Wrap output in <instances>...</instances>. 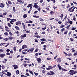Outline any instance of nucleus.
<instances>
[{
    "label": "nucleus",
    "instance_id": "obj_43",
    "mask_svg": "<svg viewBox=\"0 0 77 77\" xmlns=\"http://www.w3.org/2000/svg\"><path fill=\"white\" fill-rule=\"evenodd\" d=\"M39 19L40 21H42L44 20V19L42 18H39Z\"/></svg>",
    "mask_w": 77,
    "mask_h": 77
},
{
    "label": "nucleus",
    "instance_id": "obj_37",
    "mask_svg": "<svg viewBox=\"0 0 77 77\" xmlns=\"http://www.w3.org/2000/svg\"><path fill=\"white\" fill-rule=\"evenodd\" d=\"M29 72H30V74H31L33 75V73L31 71L29 70Z\"/></svg>",
    "mask_w": 77,
    "mask_h": 77
},
{
    "label": "nucleus",
    "instance_id": "obj_48",
    "mask_svg": "<svg viewBox=\"0 0 77 77\" xmlns=\"http://www.w3.org/2000/svg\"><path fill=\"white\" fill-rule=\"evenodd\" d=\"M29 50V49H25L24 50H23V51H27V50Z\"/></svg>",
    "mask_w": 77,
    "mask_h": 77
},
{
    "label": "nucleus",
    "instance_id": "obj_50",
    "mask_svg": "<svg viewBox=\"0 0 77 77\" xmlns=\"http://www.w3.org/2000/svg\"><path fill=\"white\" fill-rule=\"evenodd\" d=\"M51 1L52 2H54L53 3H54V4L55 3H56V0H51Z\"/></svg>",
    "mask_w": 77,
    "mask_h": 77
},
{
    "label": "nucleus",
    "instance_id": "obj_58",
    "mask_svg": "<svg viewBox=\"0 0 77 77\" xmlns=\"http://www.w3.org/2000/svg\"><path fill=\"white\" fill-rule=\"evenodd\" d=\"M63 31H65V28H63L61 29V32H63Z\"/></svg>",
    "mask_w": 77,
    "mask_h": 77
},
{
    "label": "nucleus",
    "instance_id": "obj_28",
    "mask_svg": "<svg viewBox=\"0 0 77 77\" xmlns=\"http://www.w3.org/2000/svg\"><path fill=\"white\" fill-rule=\"evenodd\" d=\"M50 13L51 15H53V14H54V12L51 11L50 12Z\"/></svg>",
    "mask_w": 77,
    "mask_h": 77
},
{
    "label": "nucleus",
    "instance_id": "obj_52",
    "mask_svg": "<svg viewBox=\"0 0 77 77\" xmlns=\"http://www.w3.org/2000/svg\"><path fill=\"white\" fill-rule=\"evenodd\" d=\"M11 19L10 18H8L7 19V20L8 21H9V20H11Z\"/></svg>",
    "mask_w": 77,
    "mask_h": 77
},
{
    "label": "nucleus",
    "instance_id": "obj_41",
    "mask_svg": "<svg viewBox=\"0 0 77 77\" xmlns=\"http://www.w3.org/2000/svg\"><path fill=\"white\" fill-rule=\"evenodd\" d=\"M47 74L48 75H53V74H51L50 72H48L47 73Z\"/></svg>",
    "mask_w": 77,
    "mask_h": 77
},
{
    "label": "nucleus",
    "instance_id": "obj_5",
    "mask_svg": "<svg viewBox=\"0 0 77 77\" xmlns=\"http://www.w3.org/2000/svg\"><path fill=\"white\" fill-rule=\"evenodd\" d=\"M5 30L7 32H9V28H8V27L5 26Z\"/></svg>",
    "mask_w": 77,
    "mask_h": 77
},
{
    "label": "nucleus",
    "instance_id": "obj_54",
    "mask_svg": "<svg viewBox=\"0 0 77 77\" xmlns=\"http://www.w3.org/2000/svg\"><path fill=\"white\" fill-rule=\"evenodd\" d=\"M58 23L60 24H62V22L61 21H59L58 22Z\"/></svg>",
    "mask_w": 77,
    "mask_h": 77
},
{
    "label": "nucleus",
    "instance_id": "obj_1",
    "mask_svg": "<svg viewBox=\"0 0 77 77\" xmlns=\"http://www.w3.org/2000/svg\"><path fill=\"white\" fill-rule=\"evenodd\" d=\"M69 72H68V74H70V75H72L73 74H76L77 72L76 71H74V70H70L69 71Z\"/></svg>",
    "mask_w": 77,
    "mask_h": 77
},
{
    "label": "nucleus",
    "instance_id": "obj_39",
    "mask_svg": "<svg viewBox=\"0 0 77 77\" xmlns=\"http://www.w3.org/2000/svg\"><path fill=\"white\" fill-rule=\"evenodd\" d=\"M25 75H27V76H30V75L27 72L26 73Z\"/></svg>",
    "mask_w": 77,
    "mask_h": 77
},
{
    "label": "nucleus",
    "instance_id": "obj_30",
    "mask_svg": "<svg viewBox=\"0 0 77 77\" xmlns=\"http://www.w3.org/2000/svg\"><path fill=\"white\" fill-rule=\"evenodd\" d=\"M67 33H68V31H65L64 32V35H66V34H67Z\"/></svg>",
    "mask_w": 77,
    "mask_h": 77
},
{
    "label": "nucleus",
    "instance_id": "obj_47",
    "mask_svg": "<svg viewBox=\"0 0 77 77\" xmlns=\"http://www.w3.org/2000/svg\"><path fill=\"white\" fill-rule=\"evenodd\" d=\"M13 10L14 12H15L16 10H15V7H13Z\"/></svg>",
    "mask_w": 77,
    "mask_h": 77
},
{
    "label": "nucleus",
    "instance_id": "obj_29",
    "mask_svg": "<svg viewBox=\"0 0 77 77\" xmlns=\"http://www.w3.org/2000/svg\"><path fill=\"white\" fill-rule=\"evenodd\" d=\"M75 10H74V9H71L70 10V12H74V11Z\"/></svg>",
    "mask_w": 77,
    "mask_h": 77
},
{
    "label": "nucleus",
    "instance_id": "obj_3",
    "mask_svg": "<svg viewBox=\"0 0 77 77\" xmlns=\"http://www.w3.org/2000/svg\"><path fill=\"white\" fill-rule=\"evenodd\" d=\"M15 21H17V20L15 19H13L11 20L10 21V23L11 24H13V23H14V22Z\"/></svg>",
    "mask_w": 77,
    "mask_h": 77
},
{
    "label": "nucleus",
    "instance_id": "obj_56",
    "mask_svg": "<svg viewBox=\"0 0 77 77\" xmlns=\"http://www.w3.org/2000/svg\"><path fill=\"white\" fill-rule=\"evenodd\" d=\"M70 39L71 41H74V40L73 39V38H70Z\"/></svg>",
    "mask_w": 77,
    "mask_h": 77
},
{
    "label": "nucleus",
    "instance_id": "obj_21",
    "mask_svg": "<svg viewBox=\"0 0 77 77\" xmlns=\"http://www.w3.org/2000/svg\"><path fill=\"white\" fill-rule=\"evenodd\" d=\"M16 74H17V75L18 74H20V72H19V70H17V71H16Z\"/></svg>",
    "mask_w": 77,
    "mask_h": 77
},
{
    "label": "nucleus",
    "instance_id": "obj_2",
    "mask_svg": "<svg viewBox=\"0 0 77 77\" xmlns=\"http://www.w3.org/2000/svg\"><path fill=\"white\" fill-rule=\"evenodd\" d=\"M26 35L27 34H24L23 35H22L20 36V38L23 39L24 38H26Z\"/></svg>",
    "mask_w": 77,
    "mask_h": 77
},
{
    "label": "nucleus",
    "instance_id": "obj_36",
    "mask_svg": "<svg viewBox=\"0 0 77 77\" xmlns=\"http://www.w3.org/2000/svg\"><path fill=\"white\" fill-rule=\"evenodd\" d=\"M65 27V25H63L62 24L61 26H60V28H63Z\"/></svg>",
    "mask_w": 77,
    "mask_h": 77
},
{
    "label": "nucleus",
    "instance_id": "obj_17",
    "mask_svg": "<svg viewBox=\"0 0 77 77\" xmlns=\"http://www.w3.org/2000/svg\"><path fill=\"white\" fill-rule=\"evenodd\" d=\"M7 2L8 3V4H9V5H12V2H11V1H10L9 0H8Z\"/></svg>",
    "mask_w": 77,
    "mask_h": 77
},
{
    "label": "nucleus",
    "instance_id": "obj_59",
    "mask_svg": "<svg viewBox=\"0 0 77 77\" xmlns=\"http://www.w3.org/2000/svg\"><path fill=\"white\" fill-rule=\"evenodd\" d=\"M47 29V28H46V27H45V28H42V30H45V29Z\"/></svg>",
    "mask_w": 77,
    "mask_h": 77
},
{
    "label": "nucleus",
    "instance_id": "obj_16",
    "mask_svg": "<svg viewBox=\"0 0 77 77\" xmlns=\"http://www.w3.org/2000/svg\"><path fill=\"white\" fill-rule=\"evenodd\" d=\"M21 24V21H18L16 22V25H18V24Z\"/></svg>",
    "mask_w": 77,
    "mask_h": 77
},
{
    "label": "nucleus",
    "instance_id": "obj_49",
    "mask_svg": "<svg viewBox=\"0 0 77 77\" xmlns=\"http://www.w3.org/2000/svg\"><path fill=\"white\" fill-rule=\"evenodd\" d=\"M9 39L10 40H12L14 39L13 37H9Z\"/></svg>",
    "mask_w": 77,
    "mask_h": 77
},
{
    "label": "nucleus",
    "instance_id": "obj_45",
    "mask_svg": "<svg viewBox=\"0 0 77 77\" xmlns=\"http://www.w3.org/2000/svg\"><path fill=\"white\" fill-rule=\"evenodd\" d=\"M14 51H16L17 49V47H14Z\"/></svg>",
    "mask_w": 77,
    "mask_h": 77
},
{
    "label": "nucleus",
    "instance_id": "obj_55",
    "mask_svg": "<svg viewBox=\"0 0 77 77\" xmlns=\"http://www.w3.org/2000/svg\"><path fill=\"white\" fill-rule=\"evenodd\" d=\"M3 51H4V50H3V49H0V53L1 52H3Z\"/></svg>",
    "mask_w": 77,
    "mask_h": 77
},
{
    "label": "nucleus",
    "instance_id": "obj_24",
    "mask_svg": "<svg viewBox=\"0 0 77 77\" xmlns=\"http://www.w3.org/2000/svg\"><path fill=\"white\" fill-rule=\"evenodd\" d=\"M4 40H5V41H8V40H9V38H6L4 39Z\"/></svg>",
    "mask_w": 77,
    "mask_h": 77
},
{
    "label": "nucleus",
    "instance_id": "obj_40",
    "mask_svg": "<svg viewBox=\"0 0 77 77\" xmlns=\"http://www.w3.org/2000/svg\"><path fill=\"white\" fill-rule=\"evenodd\" d=\"M76 29V28H74V27H72V28L71 30H75Z\"/></svg>",
    "mask_w": 77,
    "mask_h": 77
},
{
    "label": "nucleus",
    "instance_id": "obj_51",
    "mask_svg": "<svg viewBox=\"0 0 77 77\" xmlns=\"http://www.w3.org/2000/svg\"><path fill=\"white\" fill-rule=\"evenodd\" d=\"M35 37H36V38H41V36L39 35H37V36H35Z\"/></svg>",
    "mask_w": 77,
    "mask_h": 77
},
{
    "label": "nucleus",
    "instance_id": "obj_60",
    "mask_svg": "<svg viewBox=\"0 0 77 77\" xmlns=\"http://www.w3.org/2000/svg\"><path fill=\"white\" fill-rule=\"evenodd\" d=\"M34 74H35V75H36V76H37V75H38V73H35V72H34Z\"/></svg>",
    "mask_w": 77,
    "mask_h": 77
},
{
    "label": "nucleus",
    "instance_id": "obj_19",
    "mask_svg": "<svg viewBox=\"0 0 77 77\" xmlns=\"http://www.w3.org/2000/svg\"><path fill=\"white\" fill-rule=\"evenodd\" d=\"M27 17V15L26 14H24V15L23 16V17L24 18H26V17Z\"/></svg>",
    "mask_w": 77,
    "mask_h": 77
},
{
    "label": "nucleus",
    "instance_id": "obj_46",
    "mask_svg": "<svg viewBox=\"0 0 77 77\" xmlns=\"http://www.w3.org/2000/svg\"><path fill=\"white\" fill-rule=\"evenodd\" d=\"M38 49L36 48V49L35 51V52H37V51H38Z\"/></svg>",
    "mask_w": 77,
    "mask_h": 77
},
{
    "label": "nucleus",
    "instance_id": "obj_22",
    "mask_svg": "<svg viewBox=\"0 0 77 77\" xmlns=\"http://www.w3.org/2000/svg\"><path fill=\"white\" fill-rule=\"evenodd\" d=\"M23 65L24 67H26V66H27V64L23 63Z\"/></svg>",
    "mask_w": 77,
    "mask_h": 77
},
{
    "label": "nucleus",
    "instance_id": "obj_44",
    "mask_svg": "<svg viewBox=\"0 0 77 77\" xmlns=\"http://www.w3.org/2000/svg\"><path fill=\"white\" fill-rule=\"evenodd\" d=\"M8 25L9 27H11V24H10V23H8Z\"/></svg>",
    "mask_w": 77,
    "mask_h": 77
},
{
    "label": "nucleus",
    "instance_id": "obj_33",
    "mask_svg": "<svg viewBox=\"0 0 77 77\" xmlns=\"http://www.w3.org/2000/svg\"><path fill=\"white\" fill-rule=\"evenodd\" d=\"M33 17H36V18H39V16L36 15H33Z\"/></svg>",
    "mask_w": 77,
    "mask_h": 77
},
{
    "label": "nucleus",
    "instance_id": "obj_61",
    "mask_svg": "<svg viewBox=\"0 0 77 77\" xmlns=\"http://www.w3.org/2000/svg\"><path fill=\"white\" fill-rule=\"evenodd\" d=\"M38 10L39 11H41V8L38 7Z\"/></svg>",
    "mask_w": 77,
    "mask_h": 77
},
{
    "label": "nucleus",
    "instance_id": "obj_42",
    "mask_svg": "<svg viewBox=\"0 0 77 77\" xmlns=\"http://www.w3.org/2000/svg\"><path fill=\"white\" fill-rule=\"evenodd\" d=\"M6 14H7V12H5L3 14V15H4V16L6 15Z\"/></svg>",
    "mask_w": 77,
    "mask_h": 77
},
{
    "label": "nucleus",
    "instance_id": "obj_32",
    "mask_svg": "<svg viewBox=\"0 0 77 77\" xmlns=\"http://www.w3.org/2000/svg\"><path fill=\"white\" fill-rule=\"evenodd\" d=\"M62 71H67V70H66L65 69H63V68H62Z\"/></svg>",
    "mask_w": 77,
    "mask_h": 77
},
{
    "label": "nucleus",
    "instance_id": "obj_38",
    "mask_svg": "<svg viewBox=\"0 0 77 77\" xmlns=\"http://www.w3.org/2000/svg\"><path fill=\"white\" fill-rule=\"evenodd\" d=\"M63 14H61V15L60 16V17H61V19H62V18H63Z\"/></svg>",
    "mask_w": 77,
    "mask_h": 77
},
{
    "label": "nucleus",
    "instance_id": "obj_7",
    "mask_svg": "<svg viewBox=\"0 0 77 77\" xmlns=\"http://www.w3.org/2000/svg\"><path fill=\"white\" fill-rule=\"evenodd\" d=\"M17 1L19 3H22L23 4L24 2L23 0H17Z\"/></svg>",
    "mask_w": 77,
    "mask_h": 77
},
{
    "label": "nucleus",
    "instance_id": "obj_26",
    "mask_svg": "<svg viewBox=\"0 0 77 77\" xmlns=\"http://www.w3.org/2000/svg\"><path fill=\"white\" fill-rule=\"evenodd\" d=\"M74 8V7H71L70 8L69 10H68V11L69 12V11H71V9H72V8Z\"/></svg>",
    "mask_w": 77,
    "mask_h": 77
},
{
    "label": "nucleus",
    "instance_id": "obj_11",
    "mask_svg": "<svg viewBox=\"0 0 77 77\" xmlns=\"http://www.w3.org/2000/svg\"><path fill=\"white\" fill-rule=\"evenodd\" d=\"M0 7L1 8H4V4H3V3H1L0 4Z\"/></svg>",
    "mask_w": 77,
    "mask_h": 77
},
{
    "label": "nucleus",
    "instance_id": "obj_18",
    "mask_svg": "<svg viewBox=\"0 0 77 77\" xmlns=\"http://www.w3.org/2000/svg\"><path fill=\"white\" fill-rule=\"evenodd\" d=\"M26 45H24L22 47V49H24V48H27V47L26 46Z\"/></svg>",
    "mask_w": 77,
    "mask_h": 77
},
{
    "label": "nucleus",
    "instance_id": "obj_4",
    "mask_svg": "<svg viewBox=\"0 0 77 77\" xmlns=\"http://www.w3.org/2000/svg\"><path fill=\"white\" fill-rule=\"evenodd\" d=\"M32 4H29L27 6V8H29L30 7V9H31V8H32Z\"/></svg>",
    "mask_w": 77,
    "mask_h": 77
},
{
    "label": "nucleus",
    "instance_id": "obj_13",
    "mask_svg": "<svg viewBox=\"0 0 77 77\" xmlns=\"http://www.w3.org/2000/svg\"><path fill=\"white\" fill-rule=\"evenodd\" d=\"M37 60L40 63L41 62V59L38 58L37 59Z\"/></svg>",
    "mask_w": 77,
    "mask_h": 77
},
{
    "label": "nucleus",
    "instance_id": "obj_12",
    "mask_svg": "<svg viewBox=\"0 0 77 77\" xmlns=\"http://www.w3.org/2000/svg\"><path fill=\"white\" fill-rule=\"evenodd\" d=\"M57 66L59 68V69L60 70L61 69H62V67L60 66V64H58L57 65Z\"/></svg>",
    "mask_w": 77,
    "mask_h": 77
},
{
    "label": "nucleus",
    "instance_id": "obj_63",
    "mask_svg": "<svg viewBox=\"0 0 77 77\" xmlns=\"http://www.w3.org/2000/svg\"><path fill=\"white\" fill-rule=\"evenodd\" d=\"M43 2V0H40V1L39 2V3H42V2Z\"/></svg>",
    "mask_w": 77,
    "mask_h": 77
},
{
    "label": "nucleus",
    "instance_id": "obj_23",
    "mask_svg": "<svg viewBox=\"0 0 77 77\" xmlns=\"http://www.w3.org/2000/svg\"><path fill=\"white\" fill-rule=\"evenodd\" d=\"M38 5H34L33 6V7L34 8H35L36 9H37V8H38Z\"/></svg>",
    "mask_w": 77,
    "mask_h": 77
},
{
    "label": "nucleus",
    "instance_id": "obj_57",
    "mask_svg": "<svg viewBox=\"0 0 77 77\" xmlns=\"http://www.w3.org/2000/svg\"><path fill=\"white\" fill-rule=\"evenodd\" d=\"M9 45V43H8L5 46V47H7L8 45Z\"/></svg>",
    "mask_w": 77,
    "mask_h": 77
},
{
    "label": "nucleus",
    "instance_id": "obj_8",
    "mask_svg": "<svg viewBox=\"0 0 77 77\" xmlns=\"http://www.w3.org/2000/svg\"><path fill=\"white\" fill-rule=\"evenodd\" d=\"M12 66L13 67H14V69H16L17 68H18V66L17 65H13Z\"/></svg>",
    "mask_w": 77,
    "mask_h": 77
},
{
    "label": "nucleus",
    "instance_id": "obj_27",
    "mask_svg": "<svg viewBox=\"0 0 77 77\" xmlns=\"http://www.w3.org/2000/svg\"><path fill=\"white\" fill-rule=\"evenodd\" d=\"M6 61H7V59H5L3 61H2L3 63H6Z\"/></svg>",
    "mask_w": 77,
    "mask_h": 77
},
{
    "label": "nucleus",
    "instance_id": "obj_64",
    "mask_svg": "<svg viewBox=\"0 0 77 77\" xmlns=\"http://www.w3.org/2000/svg\"><path fill=\"white\" fill-rule=\"evenodd\" d=\"M74 56H76V55H77V52L76 53H75L74 54Z\"/></svg>",
    "mask_w": 77,
    "mask_h": 77
},
{
    "label": "nucleus",
    "instance_id": "obj_20",
    "mask_svg": "<svg viewBox=\"0 0 77 77\" xmlns=\"http://www.w3.org/2000/svg\"><path fill=\"white\" fill-rule=\"evenodd\" d=\"M15 29H16L17 30H19L20 29V28H19V27H18L17 26H15Z\"/></svg>",
    "mask_w": 77,
    "mask_h": 77
},
{
    "label": "nucleus",
    "instance_id": "obj_53",
    "mask_svg": "<svg viewBox=\"0 0 77 77\" xmlns=\"http://www.w3.org/2000/svg\"><path fill=\"white\" fill-rule=\"evenodd\" d=\"M69 23L70 24H72V21H69Z\"/></svg>",
    "mask_w": 77,
    "mask_h": 77
},
{
    "label": "nucleus",
    "instance_id": "obj_14",
    "mask_svg": "<svg viewBox=\"0 0 77 77\" xmlns=\"http://www.w3.org/2000/svg\"><path fill=\"white\" fill-rule=\"evenodd\" d=\"M33 23V22L30 20L26 21V23Z\"/></svg>",
    "mask_w": 77,
    "mask_h": 77
},
{
    "label": "nucleus",
    "instance_id": "obj_9",
    "mask_svg": "<svg viewBox=\"0 0 77 77\" xmlns=\"http://www.w3.org/2000/svg\"><path fill=\"white\" fill-rule=\"evenodd\" d=\"M7 74H6L7 76L8 77H11V73H10L9 72H7Z\"/></svg>",
    "mask_w": 77,
    "mask_h": 77
},
{
    "label": "nucleus",
    "instance_id": "obj_15",
    "mask_svg": "<svg viewBox=\"0 0 77 77\" xmlns=\"http://www.w3.org/2000/svg\"><path fill=\"white\" fill-rule=\"evenodd\" d=\"M50 67L48 68H46L47 70H50V69H53V67L51 66H50Z\"/></svg>",
    "mask_w": 77,
    "mask_h": 77
},
{
    "label": "nucleus",
    "instance_id": "obj_6",
    "mask_svg": "<svg viewBox=\"0 0 77 77\" xmlns=\"http://www.w3.org/2000/svg\"><path fill=\"white\" fill-rule=\"evenodd\" d=\"M6 54H0V57H3L4 56H5V55Z\"/></svg>",
    "mask_w": 77,
    "mask_h": 77
},
{
    "label": "nucleus",
    "instance_id": "obj_25",
    "mask_svg": "<svg viewBox=\"0 0 77 77\" xmlns=\"http://www.w3.org/2000/svg\"><path fill=\"white\" fill-rule=\"evenodd\" d=\"M33 50H34V48H32L31 49H30V51L31 52H33Z\"/></svg>",
    "mask_w": 77,
    "mask_h": 77
},
{
    "label": "nucleus",
    "instance_id": "obj_31",
    "mask_svg": "<svg viewBox=\"0 0 77 77\" xmlns=\"http://www.w3.org/2000/svg\"><path fill=\"white\" fill-rule=\"evenodd\" d=\"M41 41H46V39L45 38H42L40 39Z\"/></svg>",
    "mask_w": 77,
    "mask_h": 77
},
{
    "label": "nucleus",
    "instance_id": "obj_34",
    "mask_svg": "<svg viewBox=\"0 0 77 77\" xmlns=\"http://www.w3.org/2000/svg\"><path fill=\"white\" fill-rule=\"evenodd\" d=\"M4 34L5 35V36H8V33L7 32H5L4 33Z\"/></svg>",
    "mask_w": 77,
    "mask_h": 77
},
{
    "label": "nucleus",
    "instance_id": "obj_62",
    "mask_svg": "<svg viewBox=\"0 0 77 77\" xmlns=\"http://www.w3.org/2000/svg\"><path fill=\"white\" fill-rule=\"evenodd\" d=\"M6 51L9 52V51H10V50H9V49H8L6 50Z\"/></svg>",
    "mask_w": 77,
    "mask_h": 77
},
{
    "label": "nucleus",
    "instance_id": "obj_35",
    "mask_svg": "<svg viewBox=\"0 0 77 77\" xmlns=\"http://www.w3.org/2000/svg\"><path fill=\"white\" fill-rule=\"evenodd\" d=\"M50 72L51 73V74H55V73L54 72L52 71H51Z\"/></svg>",
    "mask_w": 77,
    "mask_h": 77
},
{
    "label": "nucleus",
    "instance_id": "obj_10",
    "mask_svg": "<svg viewBox=\"0 0 77 77\" xmlns=\"http://www.w3.org/2000/svg\"><path fill=\"white\" fill-rule=\"evenodd\" d=\"M57 62L59 63V62H61V59H60V58H57Z\"/></svg>",
    "mask_w": 77,
    "mask_h": 77
}]
</instances>
